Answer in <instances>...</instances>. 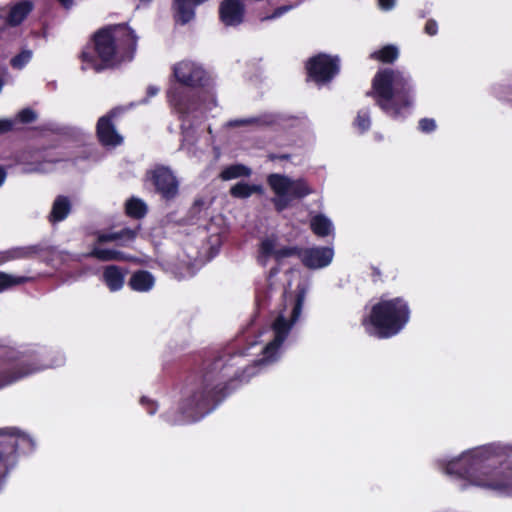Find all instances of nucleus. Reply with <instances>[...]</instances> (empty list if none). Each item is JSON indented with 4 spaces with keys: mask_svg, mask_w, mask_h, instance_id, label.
<instances>
[{
    "mask_svg": "<svg viewBox=\"0 0 512 512\" xmlns=\"http://www.w3.org/2000/svg\"><path fill=\"white\" fill-rule=\"evenodd\" d=\"M73 0H59L60 4L65 8H69L72 5Z\"/></svg>",
    "mask_w": 512,
    "mask_h": 512,
    "instance_id": "48",
    "label": "nucleus"
},
{
    "mask_svg": "<svg viewBox=\"0 0 512 512\" xmlns=\"http://www.w3.org/2000/svg\"><path fill=\"white\" fill-rule=\"evenodd\" d=\"M483 467V458L477 451L463 454L460 458L451 460L446 465V472L462 479L472 480L476 473Z\"/></svg>",
    "mask_w": 512,
    "mask_h": 512,
    "instance_id": "12",
    "label": "nucleus"
},
{
    "mask_svg": "<svg viewBox=\"0 0 512 512\" xmlns=\"http://www.w3.org/2000/svg\"><path fill=\"white\" fill-rule=\"evenodd\" d=\"M31 280L27 276L12 275L3 271H0V293L7 290H11L19 285L25 284Z\"/></svg>",
    "mask_w": 512,
    "mask_h": 512,
    "instance_id": "28",
    "label": "nucleus"
},
{
    "mask_svg": "<svg viewBox=\"0 0 512 512\" xmlns=\"http://www.w3.org/2000/svg\"><path fill=\"white\" fill-rule=\"evenodd\" d=\"M33 10V3L29 0H23L13 5L7 15L6 22L9 26L20 25Z\"/></svg>",
    "mask_w": 512,
    "mask_h": 512,
    "instance_id": "23",
    "label": "nucleus"
},
{
    "mask_svg": "<svg viewBox=\"0 0 512 512\" xmlns=\"http://www.w3.org/2000/svg\"><path fill=\"white\" fill-rule=\"evenodd\" d=\"M251 174V170L243 164H234L226 167L221 172V178L223 180H231L239 177H247Z\"/></svg>",
    "mask_w": 512,
    "mask_h": 512,
    "instance_id": "31",
    "label": "nucleus"
},
{
    "mask_svg": "<svg viewBox=\"0 0 512 512\" xmlns=\"http://www.w3.org/2000/svg\"><path fill=\"white\" fill-rule=\"evenodd\" d=\"M413 87L411 79L404 72L390 68L380 69L372 79L371 90L366 96L372 97L385 113L398 116L412 105Z\"/></svg>",
    "mask_w": 512,
    "mask_h": 512,
    "instance_id": "3",
    "label": "nucleus"
},
{
    "mask_svg": "<svg viewBox=\"0 0 512 512\" xmlns=\"http://www.w3.org/2000/svg\"><path fill=\"white\" fill-rule=\"evenodd\" d=\"M269 158L271 160H289L290 159V155L289 154H270L269 155Z\"/></svg>",
    "mask_w": 512,
    "mask_h": 512,
    "instance_id": "45",
    "label": "nucleus"
},
{
    "mask_svg": "<svg viewBox=\"0 0 512 512\" xmlns=\"http://www.w3.org/2000/svg\"><path fill=\"white\" fill-rule=\"evenodd\" d=\"M34 446L29 436L15 428L0 429V492L10 471L17 465L19 452H31Z\"/></svg>",
    "mask_w": 512,
    "mask_h": 512,
    "instance_id": "6",
    "label": "nucleus"
},
{
    "mask_svg": "<svg viewBox=\"0 0 512 512\" xmlns=\"http://www.w3.org/2000/svg\"><path fill=\"white\" fill-rule=\"evenodd\" d=\"M17 118L21 123L29 124L37 119L36 112L31 108H24L17 114Z\"/></svg>",
    "mask_w": 512,
    "mask_h": 512,
    "instance_id": "35",
    "label": "nucleus"
},
{
    "mask_svg": "<svg viewBox=\"0 0 512 512\" xmlns=\"http://www.w3.org/2000/svg\"><path fill=\"white\" fill-rule=\"evenodd\" d=\"M17 163L21 165V172L23 174L42 173L45 171L44 161L38 152L33 154L22 153L18 156Z\"/></svg>",
    "mask_w": 512,
    "mask_h": 512,
    "instance_id": "22",
    "label": "nucleus"
},
{
    "mask_svg": "<svg viewBox=\"0 0 512 512\" xmlns=\"http://www.w3.org/2000/svg\"><path fill=\"white\" fill-rule=\"evenodd\" d=\"M256 122V119L255 118H250V119H244V120H240V121H236V125H245V124H251V123H254Z\"/></svg>",
    "mask_w": 512,
    "mask_h": 512,
    "instance_id": "47",
    "label": "nucleus"
},
{
    "mask_svg": "<svg viewBox=\"0 0 512 512\" xmlns=\"http://www.w3.org/2000/svg\"><path fill=\"white\" fill-rule=\"evenodd\" d=\"M31 58L32 52L30 50H22L11 58L10 65L12 68L20 70L30 62Z\"/></svg>",
    "mask_w": 512,
    "mask_h": 512,
    "instance_id": "34",
    "label": "nucleus"
},
{
    "mask_svg": "<svg viewBox=\"0 0 512 512\" xmlns=\"http://www.w3.org/2000/svg\"><path fill=\"white\" fill-rule=\"evenodd\" d=\"M305 69L308 80L318 85L326 84L340 72V59L337 55L318 53L307 60Z\"/></svg>",
    "mask_w": 512,
    "mask_h": 512,
    "instance_id": "10",
    "label": "nucleus"
},
{
    "mask_svg": "<svg viewBox=\"0 0 512 512\" xmlns=\"http://www.w3.org/2000/svg\"><path fill=\"white\" fill-rule=\"evenodd\" d=\"M13 121L8 119L0 120V135L10 132L13 129Z\"/></svg>",
    "mask_w": 512,
    "mask_h": 512,
    "instance_id": "39",
    "label": "nucleus"
},
{
    "mask_svg": "<svg viewBox=\"0 0 512 512\" xmlns=\"http://www.w3.org/2000/svg\"><path fill=\"white\" fill-rule=\"evenodd\" d=\"M305 300V291L300 290L295 297V303L292 309L290 320L285 319L282 315L278 316L273 322L272 329L274 338L264 347L263 358L265 360H274L278 351L286 338L288 337L292 325L298 320L301 315L303 304Z\"/></svg>",
    "mask_w": 512,
    "mask_h": 512,
    "instance_id": "8",
    "label": "nucleus"
},
{
    "mask_svg": "<svg viewBox=\"0 0 512 512\" xmlns=\"http://www.w3.org/2000/svg\"><path fill=\"white\" fill-rule=\"evenodd\" d=\"M476 484L512 495V469L507 468L505 470L496 472L485 480L477 481Z\"/></svg>",
    "mask_w": 512,
    "mask_h": 512,
    "instance_id": "19",
    "label": "nucleus"
},
{
    "mask_svg": "<svg viewBox=\"0 0 512 512\" xmlns=\"http://www.w3.org/2000/svg\"><path fill=\"white\" fill-rule=\"evenodd\" d=\"M140 403L146 408L147 412L151 415L155 414L157 411V404L156 402L150 400L149 398L143 396L140 399Z\"/></svg>",
    "mask_w": 512,
    "mask_h": 512,
    "instance_id": "37",
    "label": "nucleus"
},
{
    "mask_svg": "<svg viewBox=\"0 0 512 512\" xmlns=\"http://www.w3.org/2000/svg\"><path fill=\"white\" fill-rule=\"evenodd\" d=\"M371 280L373 283L382 281V273L380 269L376 266L371 267Z\"/></svg>",
    "mask_w": 512,
    "mask_h": 512,
    "instance_id": "44",
    "label": "nucleus"
},
{
    "mask_svg": "<svg viewBox=\"0 0 512 512\" xmlns=\"http://www.w3.org/2000/svg\"><path fill=\"white\" fill-rule=\"evenodd\" d=\"M7 177V172L3 166H0V186L4 183Z\"/></svg>",
    "mask_w": 512,
    "mask_h": 512,
    "instance_id": "46",
    "label": "nucleus"
},
{
    "mask_svg": "<svg viewBox=\"0 0 512 512\" xmlns=\"http://www.w3.org/2000/svg\"><path fill=\"white\" fill-rule=\"evenodd\" d=\"M173 75L177 82L186 87H202L206 80V71L191 61H181L174 65Z\"/></svg>",
    "mask_w": 512,
    "mask_h": 512,
    "instance_id": "13",
    "label": "nucleus"
},
{
    "mask_svg": "<svg viewBox=\"0 0 512 512\" xmlns=\"http://www.w3.org/2000/svg\"><path fill=\"white\" fill-rule=\"evenodd\" d=\"M47 367L35 349L6 350L0 355V389Z\"/></svg>",
    "mask_w": 512,
    "mask_h": 512,
    "instance_id": "5",
    "label": "nucleus"
},
{
    "mask_svg": "<svg viewBox=\"0 0 512 512\" xmlns=\"http://www.w3.org/2000/svg\"><path fill=\"white\" fill-rule=\"evenodd\" d=\"M159 92V88L156 87V86H153V85H150L147 87V90H146V97L145 99H143L141 101V103H147L148 100L152 97H154L155 95H157Z\"/></svg>",
    "mask_w": 512,
    "mask_h": 512,
    "instance_id": "42",
    "label": "nucleus"
},
{
    "mask_svg": "<svg viewBox=\"0 0 512 512\" xmlns=\"http://www.w3.org/2000/svg\"><path fill=\"white\" fill-rule=\"evenodd\" d=\"M424 31L429 36H434L438 32V24L434 19H429L424 27Z\"/></svg>",
    "mask_w": 512,
    "mask_h": 512,
    "instance_id": "38",
    "label": "nucleus"
},
{
    "mask_svg": "<svg viewBox=\"0 0 512 512\" xmlns=\"http://www.w3.org/2000/svg\"><path fill=\"white\" fill-rule=\"evenodd\" d=\"M147 212V205L139 198L132 197L125 203V213L133 219H142L146 216Z\"/></svg>",
    "mask_w": 512,
    "mask_h": 512,
    "instance_id": "25",
    "label": "nucleus"
},
{
    "mask_svg": "<svg viewBox=\"0 0 512 512\" xmlns=\"http://www.w3.org/2000/svg\"><path fill=\"white\" fill-rule=\"evenodd\" d=\"M72 211V204L69 197L58 195L53 201L51 211L48 215L50 223L55 224L64 221Z\"/></svg>",
    "mask_w": 512,
    "mask_h": 512,
    "instance_id": "20",
    "label": "nucleus"
},
{
    "mask_svg": "<svg viewBox=\"0 0 512 512\" xmlns=\"http://www.w3.org/2000/svg\"><path fill=\"white\" fill-rule=\"evenodd\" d=\"M437 125L433 118H421L418 122V129L423 133L435 131Z\"/></svg>",
    "mask_w": 512,
    "mask_h": 512,
    "instance_id": "36",
    "label": "nucleus"
},
{
    "mask_svg": "<svg viewBox=\"0 0 512 512\" xmlns=\"http://www.w3.org/2000/svg\"><path fill=\"white\" fill-rule=\"evenodd\" d=\"M334 250L327 246L302 248L301 263L310 270L327 267L333 260Z\"/></svg>",
    "mask_w": 512,
    "mask_h": 512,
    "instance_id": "14",
    "label": "nucleus"
},
{
    "mask_svg": "<svg viewBox=\"0 0 512 512\" xmlns=\"http://www.w3.org/2000/svg\"><path fill=\"white\" fill-rule=\"evenodd\" d=\"M154 283V276L149 271L137 270L131 275L128 286L133 291L147 292L153 288Z\"/></svg>",
    "mask_w": 512,
    "mask_h": 512,
    "instance_id": "24",
    "label": "nucleus"
},
{
    "mask_svg": "<svg viewBox=\"0 0 512 512\" xmlns=\"http://www.w3.org/2000/svg\"><path fill=\"white\" fill-rule=\"evenodd\" d=\"M123 113L122 107H114L98 119L96 137L102 146L116 147L123 143V137L117 132L114 122Z\"/></svg>",
    "mask_w": 512,
    "mask_h": 512,
    "instance_id": "11",
    "label": "nucleus"
},
{
    "mask_svg": "<svg viewBox=\"0 0 512 512\" xmlns=\"http://www.w3.org/2000/svg\"><path fill=\"white\" fill-rule=\"evenodd\" d=\"M267 183L276 195L271 202L279 213L286 210L294 199H303L314 192L305 179L293 180L277 173L268 175Z\"/></svg>",
    "mask_w": 512,
    "mask_h": 512,
    "instance_id": "7",
    "label": "nucleus"
},
{
    "mask_svg": "<svg viewBox=\"0 0 512 512\" xmlns=\"http://www.w3.org/2000/svg\"><path fill=\"white\" fill-rule=\"evenodd\" d=\"M302 248L298 246H284L280 249H275V240L265 238L259 245V261L261 258L274 257L277 263H281L284 258L296 256L301 260Z\"/></svg>",
    "mask_w": 512,
    "mask_h": 512,
    "instance_id": "17",
    "label": "nucleus"
},
{
    "mask_svg": "<svg viewBox=\"0 0 512 512\" xmlns=\"http://www.w3.org/2000/svg\"><path fill=\"white\" fill-rule=\"evenodd\" d=\"M126 271L117 265H108L103 271V281L112 292L120 290L125 282Z\"/></svg>",
    "mask_w": 512,
    "mask_h": 512,
    "instance_id": "21",
    "label": "nucleus"
},
{
    "mask_svg": "<svg viewBox=\"0 0 512 512\" xmlns=\"http://www.w3.org/2000/svg\"><path fill=\"white\" fill-rule=\"evenodd\" d=\"M310 227L315 235L326 237L331 232L332 223L326 216L319 214L312 218Z\"/></svg>",
    "mask_w": 512,
    "mask_h": 512,
    "instance_id": "29",
    "label": "nucleus"
},
{
    "mask_svg": "<svg viewBox=\"0 0 512 512\" xmlns=\"http://www.w3.org/2000/svg\"><path fill=\"white\" fill-rule=\"evenodd\" d=\"M91 256L100 261H125L127 257L124 252L115 249L94 248Z\"/></svg>",
    "mask_w": 512,
    "mask_h": 512,
    "instance_id": "30",
    "label": "nucleus"
},
{
    "mask_svg": "<svg viewBox=\"0 0 512 512\" xmlns=\"http://www.w3.org/2000/svg\"><path fill=\"white\" fill-rule=\"evenodd\" d=\"M399 57V50L396 46L388 44L381 49L371 53L370 58L385 64H392Z\"/></svg>",
    "mask_w": 512,
    "mask_h": 512,
    "instance_id": "27",
    "label": "nucleus"
},
{
    "mask_svg": "<svg viewBox=\"0 0 512 512\" xmlns=\"http://www.w3.org/2000/svg\"><path fill=\"white\" fill-rule=\"evenodd\" d=\"M410 318L411 309L405 298L382 296L363 318L362 325L369 335L378 339H390L406 327Z\"/></svg>",
    "mask_w": 512,
    "mask_h": 512,
    "instance_id": "4",
    "label": "nucleus"
},
{
    "mask_svg": "<svg viewBox=\"0 0 512 512\" xmlns=\"http://www.w3.org/2000/svg\"><path fill=\"white\" fill-rule=\"evenodd\" d=\"M289 9H290L289 6H279V7H277L273 11V13L271 15L265 17V19H275V18H278L281 15H283L284 13H286Z\"/></svg>",
    "mask_w": 512,
    "mask_h": 512,
    "instance_id": "41",
    "label": "nucleus"
},
{
    "mask_svg": "<svg viewBox=\"0 0 512 512\" xmlns=\"http://www.w3.org/2000/svg\"><path fill=\"white\" fill-rule=\"evenodd\" d=\"M142 4L148 5L152 2V0H139Z\"/></svg>",
    "mask_w": 512,
    "mask_h": 512,
    "instance_id": "49",
    "label": "nucleus"
},
{
    "mask_svg": "<svg viewBox=\"0 0 512 512\" xmlns=\"http://www.w3.org/2000/svg\"><path fill=\"white\" fill-rule=\"evenodd\" d=\"M117 237L118 236L115 235V232L103 233L98 236V241L100 243L114 242L117 241Z\"/></svg>",
    "mask_w": 512,
    "mask_h": 512,
    "instance_id": "40",
    "label": "nucleus"
},
{
    "mask_svg": "<svg viewBox=\"0 0 512 512\" xmlns=\"http://www.w3.org/2000/svg\"><path fill=\"white\" fill-rule=\"evenodd\" d=\"M167 98L181 121H184L192 110L195 109V98L182 88L174 87L169 89L167 92Z\"/></svg>",
    "mask_w": 512,
    "mask_h": 512,
    "instance_id": "16",
    "label": "nucleus"
},
{
    "mask_svg": "<svg viewBox=\"0 0 512 512\" xmlns=\"http://www.w3.org/2000/svg\"><path fill=\"white\" fill-rule=\"evenodd\" d=\"M353 126L363 134L367 132L371 127L370 112L368 109H362L358 111L356 118L354 119Z\"/></svg>",
    "mask_w": 512,
    "mask_h": 512,
    "instance_id": "32",
    "label": "nucleus"
},
{
    "mask_svg": "<svg viewBox=\"0 0 512 512\" xmlns=\"http://www.w3.org/2000/svg\"><path fill=\"white\" fill-rule=\"evenodd\" d=\"M246 8L243 0H223L219 5V20L226 27H237L244 22Z\"/></svg>",
    "mask_w": 512,
    "mask_h": 512,
    "instance_id": "15",
    "label": "nucleus"
},
{
    "mask_svg": "<svg viewBox=\"0 0 512 512\" xmlns=\"http://www.w3.org/2000/svg\"><path fill=\"white\" fill-rule=\"evenodd\" d=\"M238 352L217 351L202 360L201 369L188 376L178 412L187 422H196L212 412L245 378L236 360Z\"/></svg>",
    "mask_w": 512,
    "mask_h": 512,
    "instance_id": "1",
    "label": "nucleus"
},
{
    "mask_svg": "<svg viewBox=\"0 0 512 512\" xmlns=\"http://www.w3.org/2000/svg\"><path fill=\"white\" fill-rule=\"evenodd\" d=\"M144 181L153 188L155 194L162 200L171 202L179 195L180 183L172 169L168 166L157 164L145 173Z\"/></svg>",
    "mask_w": 512,
    "mask_h": 512,
    "instance_id": "9",
    "label": "nucleus"
},
{
    "mask_svg": "<svg viewBox=\"0 0 512 512\" xmlns=\"http://www.w3.org/2000/svg\"><path fill=\"white\" fill-rule=\"evenodd\" d=\"M44 251L45 249L42 244L12 247L0 252V265L13 260L35 259L41 256Z\"/></svg>",
    "mask_w": 512,
    "mask_h": 512,
    "instance_id": "18",
    "label": "nucleus"
},
{
    "mask_svg": "<svg viewBox=\"0 0 512 512\" xmlns=\"http://www.w3.org/2000/svg\"><path fill=\"white\" fill-rule=\"evenodd\" d=\"M138 37L127 23L110 24L95 31L80 60L95 72L114 69L133 60Z\"/></svg>",
    "mask_w": 512,
    "mask_h": 512,
    "instance_id": "2",
    "label": "nucleus"
},
{
    "mask_svg": "<svg viewBox=\"0 0 512 512\" xmlns=\"http://www.w3.org/2000/svg\"><path fill=\"white\" fill-rule=\"evenodd\" d=\"M261 185L238 182L230 188V195L234 198L245 199L254 193H262Z\"/></svg>",
    "mask_w": 512,
    "mask_h": 512,
    "instance_id": "26",
    "label": "nucleus"
},
{
    "mask_svg": "<svg viewBox=\"0 0 512 512\" xmlns=\"http://www.w3.org/2000/svg\"><path fill=\"white\" fill-rule=\"evenodd\" d=\"M396 0H378L380 9L389 11L394 8Z\"/></svg>",
    "mask_w": 512,
    "mask_h": 512,
    "instance_id": "43",
    "label": "nucleus"
},
{
    "mask_svg": "<svg viewBox=\"0 0 512 512\" xmlns=\"http://www.w3.org/2000/svg\"><path fill=\"white\" fill-rule=\"evenodd\" d=\"M140 229L141 226L137 224L134 228L124 227L121 230L116 231L115 235L118 236L117 241H121L122 243L134 241Z\"/></svg>",
    "mask_w": 512,
    "mask_h": 512,
    "instance_id": "33",
    "label": "nucleus"
}]
</instances>
